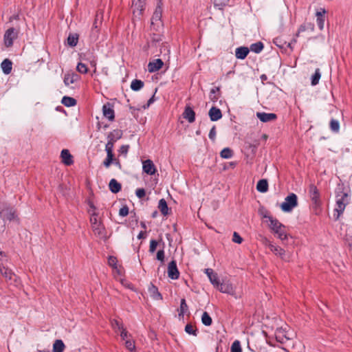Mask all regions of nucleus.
I'll return each mask as SVG.
<instances>
[{
	"label": "nucleus",
	"mask_w": 352,
	"mask_h": 352,
	"mask_svg": "<svg viewBox=\"0 0 352 352\" xmlns=\"http://www.w3.org/2000/svg\"><path fill=\"white\" fill-rule=\"evenodd\" d=\"M148 291L151 297L154 300H162V294L159 292L157 287L153 284H150Z\"/></svg>",
	"instance_id": "23"
},
{
	"label": "nucleus",
	"mask_w": 352,
	"mask_h": 352,
	"mask_svg": "<svg viewBox=\"0 0 352 352\" xmlns=\"http://www.w3.org/2000/svg\"><path fill=\"white\" fill-rule=\"evenodd\" d=\"M67 44L70 47H75L78 41V34H69L67 37Z\"/></svg>",
	"instance_id": "36"
},
{
	"label": "nucleus",
	"mask_w": 352,
	"mask_h": 352,
	"mask_svg": "<svg viewBox=\"0 0 352 352\" xmlns=\"http://www.w3.org/2000/svg\"><path fill=\"white\" fill-rule=\"evenodd\" d=\"M216 287L222 293H226L230 295L234 294V287L229 281H223L221 283L219 282V287Z\"/></svg>",
	"instance_id": "11"
},
{
	"label": "nucleus",
	"mask_w": 352,
	"mask_h": 352,
	"mask_svg": "<svg viewBox=\"0 0 352 352\" xmlns=\"http://www.w3.org/2000/svg\"><path fill=\"white\" fill-rule=\"evenodd\" d=\"M160 54L164 56V57H167L168 58H169V55H170V47H169V45L166 43H162L160 45Z\"/></svg>",
	"instance_id": "38"
},
{
	"label": "nucleus",
	"mask_w": 352,
	"mask_h": 352,
	"mask_svg": "<svg viewBox=\"0 0 352 352\" xmlns=\"http://www.w3.org/2000/svg\"><path fill=\"white\" fill-rule=\"evenodd\" d=\"M111 326H112V328L115 330V331H120L121 330L123 327L122 326V324L120 323L118 320H116V319H113L111 320Z\"/></svg>",
	"instance_id": "50"
},
{
	"label": "nucleus",
	"mask_w": 352,
	"mask_h": 352,
	"mask_svg": "<svg viewBox=\"0 0 352 352\" xmlns=\"http://www.w3.org/2000/svg\"><path fill=\"white\" fill-rule=\"evenodd\" d=\"M250 52V49L248 47H239L235 50V56L238 59H245Z\"/></svg>",
	"instance_id": "22"
},
{
	"label": "nucleus",
	"mask_w": 352,
	"mask_h": 352,
	"mask_svg": "<svg viewBox=\"0 0 352 352\" xmlns=\"http://www.w3.org/2000/svg\"><path fill=\"white\" fill-rule=\"evenodd\" d=\"M164 65V62L162 59L157 58L153 61L149 62L148 64V71L150 73H154L159 71Z\"/></svg>",
	"instance_id": "15"
},
{
	"label": "nucleus",
	"mask_w": 352,
	"mask_h": 352,
	"mask_svg": "<svg viewBox=\"0 0 352 352\" xmlns=\"http://www.w3.org/2000/svg\"><path fill=\"white\" fill-rule=\"evenodd\" d=\"M326 10L324 8H320L319 11H317L316 16V22L317 25L320 30H322L324 25L325 21V14Z\"/></svg>",
	"instance_id": "16"
},
{
	"label": "nucleus",
	"mask_w": 352,
	"mask_h": 352,
	"mask_svg": "<svg viewBox=\"0 0 352 352\" xmlns=\"http://www.w3.org/2000/svg\"><path fill=\"white\" fill-rule=\"evenodd\" d=\"M114 154H107V157L103 162V165L106 168H109L110 165L114 162Z\"/></svg>",
	"instance_id": "46"
},
{
	"label": "nucleus",
	"mask_w": 352,
	"mask_h": 352,
	"mask_svg": "<svg viewBox=\"0 0 352 352\" xmlns=\"http://www.w3.org/2000/svg\"><path fill=\"white\" fill-rule=\"evenodd\" d=\"M201 322L206 326H210L212 324V320L208 312L204 311L201 316Z\"/></svg>",
	"instance_id": "42"
},
{
	"label": "nucleus",
	"mask_w": 352,
	"mask_h": 352,
	"mask_svg": "<svg viewBox=\"0 0 352 352\" xmlns=\"http://www.w3.org/2000/svg\"><path fill=\"white\" fill-rule=\"evenodd\" d=\"M183 117L188 122L192 123L195 120V113L190 106H186L183 113Z\"/></svg>",
	"instance_id": "20"
},
{
	"label": "nucleus",
	"mask_w": 352,
	"mask_h": 352,
	"mask_svg": "<svg viewBox=\"0 0 352 352\" xmlns=\"http://www.w3.org/2000/svg\"><path fill=\"white\" fill-rule=\"evenodd\" d=\"M62 162L67 166H69L73 164L72 155L70 154L69 150L63 149L60 153Z\"/></svg>",
	"instance_id": "24"
},
{
	"label": "nucleus",
	"mask_w": 352,
	"mask_h": 352,
	"mask_svg": "<svg viewBox=\"0 0 352 352\" xmlns=\"http://www.w3.org/2000/svg\"><path fill=\"white\" fill-rule=\"evenodd\" d=\"M158 208L163 215L166 216L168 214V207L164 199L159 201Z\"/></svg>",
	"instance_id": "33"
},
{
	"label": "nucleus",
	"mask_w": 352,
	"mask_h": 352,
	"mask_svg": "<svg viewBox=\"0 0 352 352\" xmlns=\"http://www.w3.org/2000/svg\"><path fill=\"white\" fill-rule=\"evenodd\" d=\"M135 195L138 198L142 199L145 197L146 191L144 188H138L135 190Z\"/></svg>",
	"instance_id": "57"
},
{
	"label": "nucleus",
	"mask_w": 352,
	"mask_h": 352,
	"mask_svg": "<svg viewBox=\"0 0 352 352\" xmlns=\"http://www.w3.org/2000/svg\"><path fill=\"white\" fill-rule=\"evenodd\" d=\"M309 194L311 201L317 206L320 204V193L314 184H311L309 188Z\"/></svg>",
	"instance_id": "10"
},
{
	"label": "nucleus",
	"mask_w": 352,
	"mask_h": 352,
	"mask_svg": "<svg viewBox=\"0 0 352 352\" xmlns=\"http://www.w3.org/2000/svg\"><path fill=\"white\" fill-rule=\"evenodd\" d=\"M314 23H312L311 22L304 23L299 27V28L296 34V36H299L300 34L305 31L314 32Z\"/></svg>",
	"instance_id": "25"
},
{
	"label": "nucleus",
	"mask_w": 352,
	"mask_h": 352,
	"mask_svg": "<svg viewBox=\"0 0 352 352\" xmlns=\"http://www.w3.org/2000/svg\"><path fill=\"white\" fill-rule=\"evenodd\" d=\"M321 77L320 69L317 68L315 73L311 76V85H316L318 84L319 80Z\"/></svg>",
	"instance_id": "43"
},
{
	"label": "nucleus",
	"mask_w": 352,
	"mask_h": 352,
	"mask_svg": "<svg viewBox=\"0 0 352 352\" xmlns=\"http://www.w3.org/2000/svg\"><path fill=\"white\" fill-rule=\"evenodd\" d=\"M61 102L65 106L70 107L76 104V100L69 96H63Z\"/></svg>",
	"instance_id": "35"
},
{
	"label": "nucleus",
	"mask_w": 352,
	"mask_h": 352,
	"mask_svg": "<svg viewBox=\"0 0 352 352\" xmlns=\"http://www.w3.org/2000/svg\"><path fill=\"white\" fill-rule=\"evenodd\" d=\"M208 116L211 121L215 122L222 118V113L219 108L216 107H212L208 111Z\"/></svg>",
	"instance_id": "18"
},
{
	"label": "nucleus",
	"mask_w": 352,
	"mask_h": 352,
	"mask_svg": "<svg viewBox=\"0 0 352 352\" xmlns=\"http://www.w3.org/2000/svg\"><path fill=\"white\" fill-rule=\"evenodd\" d=\"M144 83L142 80L135 79L131 83V89L133 91H138L143 88Z\"/></svg>",
	"instance_id": "34"
},
{
	"label": "nucleus",
	"mask_w": 352,
	"mask_h": 352,
	"mask_svg": "<svg viewBox=\"0 0 352 352\" xmlns=\"http://www.w3.org/2000/svg\"><path fill=\"white\" fill-rule=\"evenodd\" d=\"M216 134H217L216 128L214 126H213L209 132V135H208L209 138L211 140L214 141L216 138Z\"/></svg>",
	"instance_id": "60"
},
{
	"label": "nucleus",
	"mask_w": 352,
	"mask_h": 352,
	"mask_svg": "<svg viewBox=\"0 0 352 352\" xmlns=\"http://www.w3.org/2000/svg\"><path fill=\"white\" fill-rule=\"evenodd\" d=\"M1 214H2L3 219H6L10 221H16L17 222L19 221V219L17 218L15 210H14L12 208H10V209L8 208V209L3 210L1 212Z\"/></svg>",
	"instance_id": "19"
},
{
	"label": "nucleus",
	"mask_w": 352,
	"mask_h": 352,
	"mask_svg": "<svg viewBox=\"0 0 352 352\" xmlns=\"http://www.w3.org/2000/svg\"><path fill=\"white\" fill-rule=\"evenodd\" d=\"M117 258L115 256H110L108 258V264L114 269H117Z\"/></svg>",
	"instance_id": "53"
},
{
	"label": "nucleus",
	"mask_w": 352,
	"mask_h": 352,
	"mask_svg": "<svg viewBox=\"0 0 352 352\" xmlns=\"http://www.w3.org/2000/svg\"><path fill=\"white\" fill-rule=\"evenodd\" d=\"M98 213L96 212H91L90 216V223L93 231L96 234L102 235L104 232V227L102 223L97 219Z\"/></svg>",
	"instance_id": "5"
},
{
	"label": "nucleus",
	"mask_w": 352,
	"mask_h": 352,
	"mask_svg": "<svg viewBox=\"0 0 352 352\" xmlns=\"http://www.w3.org/2000/svg\"><path fill=\"white\" fill-rule=\"evenodd\" d=\"M256 190L260 192H266L268 190V182L265 179H260L256 184Z\"/></svg>",
	"instance_id": "30"
},
{
	"label": "nucleus",
	"mask_w": 352,
	"mask_h": 352,
	"mask_svg": "<svg viewBox=\"0 0 352 352\" xmlns=\"http://www.w3.org/2000/svg\"><path fill=\"white\" fill-rule=\"evenodd\" d=\"M122 136V131L119 129L113 130L110 132L107 136V139L111 142H116L120 140Z\"/></svg>",
	"instance_id": "28"
},
{
	"label": "nucleus",
	"mask_w": 352,
	"mask_h": 352,
	"mask_svg": "<svg viewBox=\"0 0 352 352\" xmlns=\"http://www.w3.org/2000/svg\"><path fill=\"white\" fill-rule=\"evenodd\" d=\"M79 76L76 74H66L64 76V83L66 86H69L78 80Z\"/></svg>",
	"instance_id": "27"
},
{
	"label": "nucleus",
	"mask_w": 352,
	"mask_h": 352,
	"mask_svg": "<svg viewBox=\"0 0 352 352\" xmlns=\"http://www.w3.org/2000/svg\"><path fill=\"white\" fill-rule=\"evenodd\" d=\"M233 151L230 148H224L220 153V156L223 159H230L233 156Z\"/></svg>",
	"instance_id": "39"
},
{
	"label": "nucleus",
	"mask_w": 352,
	"mask_h": 352,
	"mask_svg": "<svg viewBox=\"0 0 352 352\" xmlns=\"http://www.w3.org/2000/svg\"><path fill=\"white\" fill-rule=\"evenodd\" d=\"M270 220V228L274 232V234H277L278 239L284 241L287 239V235L285 231V227L283 224L278 221L276 219H274L272 217H268Z\"/></svg>",
	"instance_id": "2"
},
{
	"label": "nucleus",
	"mask_w": 352,
	"mask_h": 352,
	"mask_svg": "<svg viewBox=\"0 0 352 352\" xmlns=\"http://www.w3.org/2000/svg\"><path fill=\"white\" fill-rule=\"evenodd\" d=\"M162 16V3L161 0H159L155 8V12L151 18V24H158L161 23V19Z\"/></svg>",
	"instance_id": "7"
},
{
	"label": "nucleus",
	"mask_w": 352,
	"mask_h": 352,
	"mask_svg": "<svg viewBox=\"0 0 352 352\" xmlns=\"http://www.w3.org/2000/svg\"><path fill=\"white\" fill-rule=\"evenodd\" d=\"M114 143L115 142L108 140V142L105 145V151L107 152V154H113Z\"/></svg>",
	"instance_id": "48"
},
{
	"label": "nucleus",
	"mask_w": 352,
	"mask_h": 352,
	"mask_svg": "<svg viewBox=\"0 0 352 352\" xmlns=\"http://www.w3.org/2000/svg\"><path fill=\"white\" fill-rule=\"evenodd\" d=\"M250 51H252L256 54L260 53L264 48V45L261 41H258L250 45Z\"/></svg>",
	"instance_id": "31"
},
{
	"label": "nucleus",
	"mask_w": 352,
	"mask_h": 352,
	"mask_svg": "<svg viewBox=\"0 0 352 352\" xmlns=\"http://www.w3.org/2000/svg\"><path fill=\"white\" fill-rule=\"evenodd\" d=\"M168 276L173 280H176L179 276V272L175 260L171 261L168 266Z\"/></svg>",
	"instance_id": "8"
},
{
	"label": "nucleus",
	"mask_w": 352,
	"mask_h": 352,
	"mask_svg": "<svg viewBox=\"0 0 352 352\" xmlns=\"http://www.w3.org/2000/svg\"><path fill=\"white\" fill-rule=\"evenodd\" d=\"M157 241L155 239H152L150 241L149 252L153 253L156 250L157 246Z\"/></svg>",
	"instance_id": "55"
},
{
	"label": "nucleus",
	"mask_w": 352,
	"mask_h": 352,
	"mask_svg": "<svg viewBox=\"0 0 352 352\" xmlns=\"http://www.w3.org/2000/svg\"><path fill=\"white\" fill-rule=\"evenodd\" d=\"M269 248L274 254L280 256L283 261H289V257L287 256L285 251L280 247L269 243Z\"/></svg>",
	"instance_id": "9"
},
{
	"label": "nucleus",
	"mask_w": 352,
	"mask_h": 352,
	"mask_svg": "<svg viewBox=\"0 0 352 352\" xmlns=\"http://www.w3.org/2000/svg\"><path fill=\"white\" fill-rule=\"evenodd\" d=\"M336 207L334 210V219L338 220L340 216L343 213L346 206L349 202V197L346 192L338 191L336 192Z\"/></svg>",
	"instance_id": "1"
},
{
	"label": "nucleus",
	"mask_w": 352,
	"mask_h": 352,
	"mask_svg": "<svg viewBox=\"0 0 352 352\" xmlns=\"http://www.w3.org/2000/svg\"><path fill=\"white\" fill-rule=\"evenodd\" d=\"M1 67L2 69L3 72L5 74H10L12 69V61L6 58L3 60L1 64Z\"/></svg>",
	"instance_id": "26"
},
{
	"label": "nucleus",
	"mask_w": 352,
	"mask_h": 352,
	"mask_svg": "<svg viewBox=\"0 0 352 352\" xmlns=\"http://www.w3.org/2000/svg\"><path fill=\"white\" fill-rule=\"evenodd\" d=\"M76 69L78 72H80L81 74H87L88 72V68H87V65L82 63H79L77 65Z\"/></svg>",
	"instance_id": "51"
},
{
	"label": "nucleus",
	"mask_w": 352,
	"mask_h": 352,
	"mask_svg": "<svg viewBox=\"0 0 352 352\" xmlns=\"http://www.w3.org/2000/svg\"><path fill=\"white\" fill-rule=\"evenodd\" d=\"M102 112L104 116L107 118L109 120L113 121L114 120V110L113 109V106L109 102H107L103 105Z\"/></svg>",
	"instance_id": "14"
},
{
	"label": "nucleus",
	"mask_w": 352,
	"mask_h": 352,
	"mask_svg": "<svg viewBox=\"0 0 352 352\" xmlns=\"http://www.w3.org/2000/svg\"><path fill=\"white\" fill-rule=\"evenodd\" d=\"M185 331L190 335L197 336V329H195L191 324H187L186 325Z\"/></svg>",
	"instance_id": "49"
},
{
	"label": "nucleus",
	"mask_w": 352,
	"mask_h": 352,
	"mask_svg": "<svg viewBox=\"0 0 352 352\" xmlns=\"http://www.w3.org/2000/svg\"><path fill=\"white\" fill-rule=\"evenodd\" d=\"M109 190L113 193H118L121 190V184L115 179H111L109 184Z\"/></svg>",
	"instance_id": "29"
},
{
	"label": "nucleus",
	"mask_w": 352,
	"mask_h": 352,
	"mask_svg": "<svg viewBox=\"0 0 352 352\" xmlns=\"http://www.w3.org/2000/svg\"><path fill=\"white\" fill-rule=\"evenodd\" d=\"M125 346L130 351H133L135 349V342L131 340H125Z\"/></svg>",
	"instance_id": "52"
},
{
	"label": "nucleus",
	"mask_w": 352,
	"mask_h": 352,
	"mask_svg": "<svg viewBox=\"0 0 352 352\" xmlns=\"http://www.w3.org/2000/svg\"><path fill=\"white\" fill-rule=\"evenodd\" d=\"M146 0H132L131 8L135 17H140L144 10Z\"/></svg>",
	"instance_id": "6"
},
{
	"label": "nucleus",
	"mask_w": 352,
	"mask_h": 352,
	"mask_svg": "<svg viewBox=\"0 0 352 352\" xmlns=\"http://www.w3.org/2000/svg\"><path fill=\"white\" fill-rule=\"evenodd\" d=\"M275 338L277 342L280 343H285L289 338L283 334V332L280 330L276 331L275 333Z\"/></svg>",
	"instance_id": "40"
},
{
	"label": "nucleus",
	"mask_w": 352,
	"mask_h": 352,
	"mask_svg": "<svg viewBox=\"0 0 352 352\" xmlns=\"http://www.w3.org/2000/svg\"><path fill=\"white\" fill-rule=\"evenodd\" d=\"M256 117L263 122H272L276 120L277 116L274 113L257 112Z\"/></svg>",
	"instance_id": "12"
},
{
	"label": "nucleus",
	"mask_w": 352,
	"mask_h": 352,
	"mask_svg": "<svg viewBox=\"0 0 352 352\" xmlns=\"http://www.w3.org/2000/svg\"><path fill=\"white\" fill-rule=\"evenodd\" d=\"M129 148V145H122L119 149L120 154L126 155Z\"/></svg>",
	"instance_id": "61"
},
{
	"label": "nucleus",
	"mask_w": 352,
	"mask_h": 352,
	"mask_svg": "<svg viewBox=\"0 0 352 352\" xmlns=\"http://www.w3.org/2000/svg\"><path fill=\"white\" fill-rule=\"evenodd\" d=\"M232 241L236 243L241 244L242 243V241H243V239L239 234L238 232H234L233 236H232Z\"/></svg>",
	"instance_id": "54"
},
{
	"label": "nucleus",
	"mask_w": 352,
	"mask_h": 352,
	"mask_svg": "<svg viewBox=\"0 0 352 352\" xmlns=\"http://www.w3.org/2000/svg\"><path fill=\"white\" fill-rule=\"evenodd\" d=\"M214 7L222 10L223 7L227 6L230 0H212Z\"/></svg>",
	"instance_id": "44"
},
{
	"label": "nucleus",
	"mask_w": 352,
	"mask_h": 352,
	"mask_svg": "<svg viewBox=\"0 0 352 352\" xmlns=\"http://www.w3.org/2000/svg\"><path fill=\"white\" fill-rule=\"evenodd\" d=\"M164 250H160L157 252L156 258L158 261H160L162 263L164 261Z\"/></svg>",
	"instance_id": "59"
},
{
	"label": "nucleus",
	"mask_w": 352,
	"mask_h": 352,
	"mask_svg": "<svg viewBox=\"0 0 352 352\" xmlns=\"http://www.w3.org/2000/svg\"><path fill=\"white\" fill-rule=\"evenodd\" d=\"M154 102V95L148 100L147 104L144 106V108H148Z\"/></svg>",
	"instance_id": "64"
},
{
	"label": "nucleus",
	"mask_w": 352,
	"mask_h": 352,
	"mask_svg": "<svg viewBox=\"0 0 352 352\" xmlns=\"http://www.w3.org/2000/svg\"><path fill=\"white\" fill-rule=\"evenodd\" d=\"M231 352H241L242 349L241 347L240 342L239 340H235L232 346H231Z\"/></svg>",
	"instance_id": "47"
},
{
	"label": "nucleus",
	"mask_w": 352,
	"mask_h": 352,
	"mask_svg": "<svg viewBox=\"0 0 352 352\" xmlns=\"http://www.w3.org/2000/svg\"><path fill=\"white\" fill-rule=\"evenodd\" d=\"M65 345L61 340H56L53 344V352H63Z\"/></svg>",
	"instance_id": "32"
},
{
	"label": "nucleus",
	"mask_w": 352,
	"mask_h": 352,
	"mask_svg": "<svg viewBox=\"0 0 352 352\" xmlns=\"http://www.w3.org/2000/svg\"><path fill=\"white\" fill-rule=\"evenodd\" d=\"M98 32V25H97V21H96L94 23V25H93V28L91 30V34L94 36H96Z\"/></svg>",
	"instance_id": "63"
},
{
	"label": "nucleus",
	"mask_w": 352,
	"mask_h": 352,
	"mask_svg": "<svg viewBox=\"0 0 352 352\" xmlns=\"http://www.w3.org/2000/svg\"><path fill=\"white\" fill-rule=\"evenodd\" d=\"M220 91L219 87L212 88L210 91V98L212 102H216L219 99V96L217 94Z\"/></svg>",
	"instance_id": "41"
},
{
	"label": "nucleus",
	"mask_w": 352,
	"mask_h": 352,
	"mask_svg": "<svg viewBox=\"0 0 352 352\" xmlns=\"http://www.w3.org/2000/svg\"><path fill=\"white\" fill-rule=\"evenodd\" d=\"M129 214V207L125 205L122 207L119 210V215L121 217H126Z\"/></svg>",
	"instance_id": "56"
},
{
	"label": "nucleus",
	"mask_w": 352,
	"mask_h": 352,
	"mask_svg": "<svg viewBox=\"0 0 352 352\" xmlns=\"http://www.w3.org/2000/svg\"><path fill=\"white\" fill-rule=\"evenodd\" d=\"M188 309V307L186 304V300L184 298H182L181 300L179 316H184V314L187 312Z\"/></svg>",
	"instance_id": "45"
},
{
	"label": "nucleus",
	"mask_w": 352,
	"mask_h": 352,
	"mask_svg": "<svg viewBox=\"0 0 352 352\" xmlns=\"http://www.w3.org/2000/svg\"><path fill=\"white\" fill-rule=\"evenodd\" d=\"M298 206V197L294 193H290L281 204L280 208L284 212H291L294 208Z\"/></svg>",
	"instance_id": "3"
},
{
	"label": "nucleus",
	"mask_w": 352,
	"mask_h": 352,
	"mask_svg": "<svg viewBox=\"0 0 352 352\" xmlns=\"http://www.w3.org/2000/svg\"><path fill=\"white\" fill-rule=\"evenodd\" d=\"M143 171L150 175H153L155 173V166L151 160H146L143 162Z\"/></svg>",
	"instance_id": "17"
},
{
	"label": "nucleus",
	"mask_w": 352,
	"mask_h": 352,
	"mask_svg": "<svg viewBox=\"0 0 352 352\" xmlns=\"http://www.w3.org/2000/svg\"><path fill=\"white\" fill-rule=\"evenodd\" d=\"M120 331V337L123 340H129L128 337H130L131 335L128 333V331L126 330V329L122 328Z\"/></svg>",
	"instance_id": "58"
},
{
	"label": "nucleus",
	"mask_w": 352,
	"mask_h": 352,
	"mask_svg": "<svg viewBox=\"0 0 352 352\" xmlns=\"http://www.w3.org/2000/svg\"><path fill=\"white\" fill-rule=\"evenodd\" d=\"M88 205L90 208V209L88 210V212L91 214V212H96V206H94V203L89 200L88 201Z\"/></svg>",
	"instance_id": "62"
},
{
	"label": "nucleus",
	"mask_w": 352,
	"mask_h": 352,
	"mask_svg": "<svg viewBox=\"0 0 352 352\" xmlns=\"http://www.w3.org/2000/svg\"><path fill=\"white\" fill-rule=\"evenodd\" d=\"M330 130L333 133H338L340 131V122L338 120L332 118L329 122Z\"/></svg>",
	"instance_id": "37"
},
{
	"label": "nucleus",
	"mask_w": 352,
	"mask_h": 352,
	"mask_svg": "<svg viewBox=\"0 0 352 352\" xmlns=\"http://www.w3.org/2000/svg\"><path fill=\"white\" fill-rule=\"evenodd\" d=\"M0 273L6 279V280L16 281V276L11 270L0 265Z\"/></svg>",
	"instance_id": "13"
},
{
	"label": "nucleus",
	"mask_w": 352,
	"mask_h": 352,
	"mask_svg": "<svg viewBox=\"0 0 352 352\" xmlns=\"http://www.w3.org/2000/svg\"><path fill=\"white\" fill-rule=\"evenodd\" d=\"M19 31L14 28H8L4 34L3 42L6 47H10L13 45L14 40L18 37Z\"/></svg>",
	"instance_id": "4"
},
{
	"label": "nucleus",
	"mask_w": 352,
	"mask_h": 352,
	"mask_svg": "<svg viewBox=\"0 0 352 352\" xmlns=\"http://www.w3.org/2000/svg\"><path fill=\"white\" fill-rule=\"evenodd\" d=\"M205 273L207 274L210 283L214 285V287H219L218 276L213 270L210 268L206 269Z\"/></svg>",
	"instance_id": "21"
}]
</instances>
